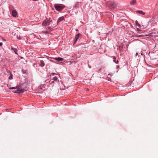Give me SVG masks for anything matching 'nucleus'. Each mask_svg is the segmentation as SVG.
<instances>
[{
    "label": "nucleus",
    "instance_id": "f257e3e1",
    "mask_svg": "<svg viewBox=\"0 0 158 158\" xmlns=\"http://www.w3.org/2000/svg\"><path fill=\"white\" fill-rule=\"evenodd\" d=\"M25 88V87H23V84L20 85H17L16 87V88L17 89V90L14 91V92L15 93L18 94L23 92L24 91V88Z\"/></svg>",
    "mask_w": 158,
    "mask_h": 158
},
{
    "label": "nucleus",
    "instance_id": "f03ea898",
    "mask_svg": "<svg viewBox=\"0 0 158 158\" xmlns=\"http://www.w3.org/2000/svg\"><path fill=\"white\" fill-rule=\"evenodd\" d=\"M106 5L110 9L115 8L117 5V3L113 1H109L107 2Z\"/></svg>",
    "mask_w": 158,
    "mask_h": 158
},
{
    "label": "nucleus",
    "instance_id": "7ed1b4c3",
    "mask_svg": "<svg viewBox=\"0 0 158 158\" xmlns=\"http://www.w3.org/2000/svg\"><path fill=\"white\" fill-rule=\"evenodd\" d=\"M56 9L59 11H60L65 7V6L64 5H60L59 4H56L54 5Z\"/></svg>",
    "mask_w": 158,
    "mask_h": 158
},
{
    "label": "nucleus",
    "instance_id": "20e7f679",
    "mask_svg": "<svg viewBox=\"0 0 158 158\" xmlns=\"http://www.w3.org/2000/svg\"><path fill=\"white\" fill-rule=\"evenodd\" d=\"M79 35H80L79 34H77L75 36V37L74 41V44H75L76 43V42L77 41V40L78 39L79 37Z\"/></svg>",
    "mask_w": 158,
    "mask_h": 158
},
{
    "label": "nucleus",
    "instance_id": "39448f33",
    "mask_svg": "<svg viewBox=\"0 0 158 158\" xmlns=\"http://www.w3.org/2000/svg\"><path fill=\"white\" fill-rule=\"evenodd\" d=\"M12 15L14 17H16L17 15V13L16 10H13L12 11Z\"/></svg>",
    "mask_w": 158,
    "mask_h": 158
},
{
    "label": "nucleus",
    "instance_id": "423d86ee",
    "mask_svg": "<svg viewBox=\"0 0 158 158\" xmlns=\"http://www.w3.org/2000/svg\"><path fill=\"white\" fill-rule=\"evenodd\" d=\"M42 26H48L47 21L46 20H44L43 21L42 24Z\"/></svg>",
    "mask_w": 158,
    "mask_h": 158
},
{
    "label": "nucleus",
    "instance_id": "0eeeda50",
    "mask_svg": "<svg viewBox=\"0 0 158 158\" xmlns=\"http://www.w3.org/2000/svg\"><path fill=\"white\" fill-rule=\"evenodd\" d=\"M64 19V17L63 16L61 17L58 18L57 21V23H59L63 20Z\"/></svg>",
    "mask_w": 158,
    "mask_h": 158
},
{
    "label": "nucleus",
    "instance_id": "6e6552de",
    "mask_svg": "<svg viewBox=\"0 0 158 158\" xmlns=\"http://www.w3.org/2000/svg\"><path fill=\"white\" fill-rule=\"evenodd\" d=\"M54 59L56 60H57L58 61H62L64 60V59L63 58L59 57L55 58H54Z\"/></svg>",
    "mask_w": 158,
    "mask_h": 158
},
{
    "label": "nucleus",
    "instance_id": "1a4fd4ad",
    "mask_svg": "<svg viewBox=\"0 0 158 158\" xmlns=\"http://www.w3.org/2000/svg\"><path fill=\"white\" fill-rule=\"evenodd\" d=\"M45 63L43 60H41L40 61V65L41 67H43L45 65Z\"/></svg>",
    "mask_w": 158,
    "mask_h": 158
},
{
    "label": "nucleus",
    "instance_id": "9d476101",
    "mask_svg": "<svg viewBox=\"0 0 158 158\" xmlns=\"http://www.w3.org/2000/svg\"><path fill=\"white\" fill-rule=\"evenodd\" d=\"M136 0H132L131 1L130 4L131 5H133L136 3Z\"/></svg>",
    "mask_w": 158,
    "mask_h": 158
},
{
    "label": "nucleus",
    "instance_id": "9b49d317",
    "mask_svg": "<svg viewBox=\"0 0 158 158\" xmlns=\"http://www.w3.org/2000/svg\"><path fill=\"white\" fill-rule=\"evenodd\" d=\"M137 12L138 13H139L142 15H144L145 14V12H143L142 10H138L137 11Z\"/></svg>",
    "mask_w": 158,
    "mask_h": 158
},
{
    "label": "nucleus",
    "instance_id": "f8f14e48",
    "mask_svg": "<svg viewBox=\"0 0 158 158\" xmlns=\"http://www.w3.org/2000/svg\"><path fill=\"white\" fill-rule=\"evenodd\" d=\"M113 61L116 64H117L118 63V60L116 61V58L114 56L113 57Z\"/></svg>",
    "mask_w": 158,
    "mask_h": 158
},
{
    "label": "nucleus",
    "instance_id": "ddd939ff",
    "mask_svg": "<svg viewBox=\"0 0 158 158\" xmlns=\"http://www.w3.org/2000/svg\"><path fill=\"white\" fill-rule=\"evenodd\" d=\"M135 24L136 26H138L139 28L141 27L139 23L138 22L137 20L135 21Z\"/></svg>",
    "mask_w": 158,
    "mask_h": 158
},
{
    "label": "nucleus",
    "instance_id": "4468645a",
    "mask_svg": "<svg viewBox=\"0 0 158 158\" xmlns=\"http://www.w3.org/2000/svg\"><path fill=\"white\" fill-rule=\"evenodd\" d=\"M47 21L48 26H49L50 25L51 23L52 22V20L49 19L48 20H47Z\"/></svg>",
    "mask_w": 158,
    "mask_h": 158
},
{
    "label": "nucleus",
    "instance_id": "2eb2a0df",
    "mask_svg": "<svg viewBox=\"0 0 158 158\" xmlns=\"http://www.w3.org/2000/svg\"><path fill=\"white\" fill-rule=\"evenodd\" d=\"M57 77H54L52 79L53 80H54V81H55L56 82H57Z\"/></svg>",
    "mask_w": 158,
    "mask_h": 158
},
{
    "label": "nucleus",
    "instance_id": "dca6fc26",
    "mask_svg": "<svg viewBox=\"0 0 158 158\" xmlns=\"http://www.w3.org/2000/svg\"><path fill=\"white\" fill-rule=\"evenodd\" d=\"M47 29L50 31H52L53 30V29L50 27H48Z\"/></svg>",
    "mask_w": 158,
    "mask_h": 158
},
{
    "label": "nucleus",
    "instance_id": "f3484780",
    "mask_svg": "<svg viewBox=\"0 0 158 158\" xmlns=\"http://www.w3.org/2000/svg\"><path fill=\"white\" fill-rule=\"evenodd\" d=\"M135 36H136V37H139L143 36V35H140L139 34V33H137L135 35Z\"/></svg>",
    "mask_w": 158,
    "mask_h": 158
},
{
    "label": "nucleus",
    "instance_id": "a211bd4d",
    "mask_svg": "<svg viewBox=\"0 0 158 158\" xmlns=\"http://www.w3.org/2000/svg\"><path fill=\"white\" fill-rule=\"evenodd\" d=\"M54 81L52 79H51L49 81V83L50 84H52L53 83Z\"/></svg>",
    "mask_w": 158,
    "mask_h": 158
},
{
    "label": "nucleus",
    "instance_id": "6ab92c4d",
    "mask_svg": "<svg viewBox=\"0 0 158 158\" xmlns=\"http://www.w3.org/2000/svg\"><path fill=\"white\" fill-rule=\"evenodd\" d=\"M12 77H13L12 75V74L11 73L10 76V77H9V79L10 80L12 79L13 78Z\"/></svg>",
    "mask_w": 158,
    "mask_h": 158
},
{
    "label": "nucleus",
    "instance_id": "aec40b11",
    "mask_svg": "<svg viewBox=\"0 0 158 158\" xmlns=\"http://www.w3.org/2000/svg\"><path fill=\"white\" fill-rule=\"evenodd\" d=\"M13 50H14V52L16 54H17V50L16 49H15L14 48H11Z\"/></svg>",
    "mask_w": 158,
    "mask_h": 158
},
{
    "label": "nucleus",
    "instance_id": "412c9836",
    "mask_svg": "<svg viewBox=\"0 0 158 158\" xmlns=\"http://www.w3.org/2000/svg\"><path fill=\"white\" fill-rule=\"evenodd\" d=\"M42 32L43 33H45L46 34L48 33V31H42Z\"/></svg>",
    "mask_w": 158,
    "mask_h": 158
},
{
    "label": "nucleus",
    "instance_id": "4be33fe9",
    "mask_svg": "<svg viewBox=\"0 0 158 158\" xmlns=\"http://www.w3.org/2000/svg\"><path fill=\"white\" fill-rule=\"evenodd\" d=\"M10 89H16V87H11L10 88Z\"/></svg>",
    "mask_w": 158,
    "mask_h": 158
},
{
    "label": "nucleus",
    "instance_id": "5701e85b",
    "mask_svg": "<svg viewBox=\"0 0 158 158\" xmlns=\"http://www.w3.org/2000/svg\"><path fill=\"white\" fill-rule=\"evenodd\" d=\"M56 74L55 73H52V74H51V75H53V76H54Z\"/></svg>",
    "mask_w": 158,
    "mask_h": 158
},
{
    "label": "nucleus",
    "instance_id": "b1692460",
    "mask_svg": "<svg viewBox=\"0 0 158 158\" xmlns=\"http://www.w3.org/2000/svg\"><path fill=\"white\" fill-rule=\"evenodd\" d=\"M2 43H0V46H2Z\"/></svg>",
    "mask_w": 158,
    "mask_h": 158
},
{
    "label": "nucleus",
    "instance_id": "393cba45",
    "mask_svg": "<svg viewBox=\"0 0 158 158\" xmlns=\"http://www.w3.org/2000/svg\"><path fill=\"white\" fill-rule=\"evenodd\" d=\"M138 53H136V56H137L138 55Z\"/></svg>",
    "mask_w": 158,
    "mask_h": 158
},
{
    "label": "nucleus",
    "instance_id": "a878e982",
    "mask_svg": "<svg viewBox=\"0 0 158 158\" xmlns=\"http://www.w3.org/2000/svg\"><path fill=\"white\" fill-rule=\"evenodd\" d=\"M33 1H36L37 0H32Z\"/></svg>",
    "mask_w": 158,
    "mask_h": 158
},
{
    "label": "nucleus",
    "instance_id": "bb28decb",
    "mask_svg": "<svg viewBox=\"0 0 158 158\" xmlns=\"http://www.w3.org/2000/svg\"><path fill=\"white\" fill-rule=\"evenodd\" d=\"M89 67L90 68H91V67H90L89 65Z\"/></svg>",
    "mask_w": 158,
    "mask_h": 158
}]
</instances>
